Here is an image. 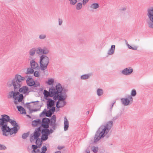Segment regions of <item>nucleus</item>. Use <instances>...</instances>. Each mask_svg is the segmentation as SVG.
I'll return each instance as SVG.
<instances>
[{"mask_svg": "<svg viewBox=\"0 0 153 153\" xmlns=\"http://www.w3.org/2000/svg\"><path fill=\"white\" fill-rule=\"evenodd\" d=\"M1 116L0 126L3 135L7 137L17 133L20 127L16 121L10 119L6 114L2 115Z\"/></svg>", "mask_w": 153, "mask_h": 153, "instance_id": "obj_1", "label": "nucleus"}, {"mask_svg": "<svg viewBox=\"0 0 153 153\" xmlns=\"http://www.w3.org/2000/svg\"><path fill=\"white\" fill-rule=\"evenodd\" d=\"M56 95L53 99L55 100H58L56 105L57 108L63 107L66 104L65 100L67 97L66 93L68 90L62 87L59 83H58L56 86Z\"/></svg>", "mask_w": 153, "mask_h": 153, "instance_id": "obj_2", "label": "nucleus"}, {"mask_svg": "<svg viewBox=\"0 0 153 153\" xmlns=\"http://www.w3.org/2000/svg\"><path fill=\"white\" fill-rule=\"evenodd\" d=\"M112 121L108 122L106 125H101L96 131L94 137V142L98 141L101 138L103 137L111 129L113 126Z\"/></svg>", "mask_w": 153, "mask_h": 153, "instance_id": "obj_3", "label": "nucleus"}, {"mask_svg": "<svg viewBox=\"0 0 153 153\" xmlns=\"http://www.w3.org/2000/svg\"><path fill=\"white\" fill-rule=\"evenodd\" d=\"M56 87L55 88L53 86L49 88V91L46 90H44L43 94L44 95V98L47 100V105L48 109H51L53 108H54V109H55L56 108L54 106L56 100L53 99L52 100L51 98H49L48 97H53L56 95Z\"/></svg>", "mask_w": 153, "mask_h": 153, "instance_id": "obj_4", "label": "nucleus"}, {"mask_svg": "<svg viewBox=\"0 0 153 153\" xmlns=\"http://www.w3.org/2000/svg\"><path fill=\"white\" fill-rule=\"evenodd\" d=\"M40 128L38 127L34 131L33 134H32L30 136V141L31 142L36 140L35 143L36 145L33 144L31 146V148L33 149L32 153H36V150L38 148H40L42 146V141L40 138H39L40 135Z\"/></svg>", "mask_w": 153, "mask_h": 153, "instance_id": "obj_5", "label": "nucleus"}, {"mask_svg": "<svg viewBox=\"0 0 153 153\" xmlns=\"http://www.w3.org/2000/svg\"><path fill=\"white\" fill-rule=\"evenodd\" d=\"M25 79L24 77L20 75L16 74L12 81H9L7 82V86L8 87H10L13 85L14 88V91H18L21 87L22 81Z\"/></svg>", "mask_w": 153, "mask_h": 153, "instance_id": "obj_6", "label": "nucleus"}, {"mask_svg": "<svg viewBox=\"0 0 153 153\" xmlns=\"http://www.w3.org/2000/svg\"><path fill=\"white\" fill-rule=\"evenodd\" d=\"M39 64L41 71H43L47 68L50 59L48 56L45 55H42L39 57Z\"/></svg>", "mask_w": 153, "mask_h": 153, "instance_id": "obj_7", "label": "nucleus"}, {"mask_svg": "<svg viewBox=\"0 0 153 153\" xmlns=\"http://www.w3.org/2000/svg\"><path fill=\"white\" fill-rule=\"evenodd\" d=\"M40 128V132L42 134L41 136V140L44 141L47 140L48 138V136L49 135L48 128L49 127H44L42 129V128L41 126H39Z\"/></svg>", "mask_w": 153, "mask_h": 153, "instance_id": "obj_8", "label": "nucleus"}, {"mask_svg": "<svg viewBox=\"0 0 153 153\" xmlns=\"http://www.w3.org/2000/svg\"><path fill=\"white\" fill-rule=\"evenodd\" d=\"M49 110L47 111L46 109H45L40 114V117L42 116V115H45L46 117H51L52 115L54 114L55 111L54 108H52L48 109Z\"/></svg>", "mask_w": 153, "mask_h": 153, "instance_id": "obj_9", "label": "nucleus"}, {"mask_svg": "<svg viewBox=\"0 0 153 153\" xmlns=\"http://www.w3.org/2000/svg\"><path fill=\"white\" fill-rule=\"evenodd\" d=\"M49 52V50L46 47H44L43 48L39 47L36 49V53L37 54L40 55H42V54L45 55L48 53Z\"/></svg>", "mask_w": 153, "mask_h": 153, "instance_id": "obj_10", "label": "nucleus"}, {"mask_svg": "<svg viewBox=\"0 0 153 153\" xmlns=\"http://www.w3.org/2000/svg\"><path fill=\"white\" fill-rule=\"evenodd\" d=\"M51 120L47 117L43 118L41 121V127H49Z\"/></svg>", "mask_w": 153, "mask_h": 153, "instance_id": "obj_11", "label": "nucleus"}, {"mask_svg": "<svg viewBox=\"0 0 153 153\" xmlns=\"http://www.w3.org/2000/svg\"><path fill=\"white\" fill-rule=\"evenodd\" d=\"M147 15L150 21L153 23V7L148 9Z\"/></svg>", "mask_w": 153, "mask_h": 153, "instance_id": "obj_12", "label": "nucleus"}, {"mask_svg": "<svg viewBox=\"0 0 153 153\" xmlns=\"http://www.w3.org/2000/svg\"><path fill=\"white\" fill-rule=\"evenodd\" d=\"M133 71V69L131 67L127 68L123 70L122 73L125 75H128L130 74Z\"/></svg>", "mask_w": 153, "mask_h": 153, "instance_id": "obj_13", "label": "nucleus"}, {"mask_svg": "<svg viewBox=\"0 0 153 153\" xmlns=\"http://www.w3.org/2000/svg\"><path fill=\"white\" fill-rule=\"evenodd\" d=\"M18 90L19 92L23 93L24 94H26V95H28L30 91H29L28 87L26 86H24L21 88H20Z\"/></svg>", "mask_w": 153, "mask_h": 153, "instance_id": "obj_14", "label": "nucleus"}, {"mask_svg": "<svg viewBox=\"0 0 153 153\" xmlns=\"http://www.w3.org/2000/svg\"><path fill=\"white\" fill-rule=\"evenodd\" d=\"M26 83L27 85L29 86H32L35 81L31 77H28L26 80Z\"/></svg>", "mask_w": 153, "mask_h": 153, "instance_id": "obj_15", "label": "nucleus"}, {"mask_svg": "<svg viewBox=\"0 0 153 153\" xmlns=\"http://www.w3.org/2000/svg\"><path fill=\"white\" fill-rule=\"evenodd\" d=\"M30 64L31 68L34 69H36L38 66V63L36 62L34 60H32L30 61Z\"/></svg>", "mask_w": 153, "mask_h": 153, "instance_id": "obj_16", "label": "nucleus"}, {"mask_svg": "<svg viewBox=\"0 0 153 153\" xmlns=\"http://www.w3.org/2000/svg\"><path fill=\"white\" fill-rule=\"evenodd\" d=\"M69 127V124L68 121L66 117H64V130L66 131L68 129Z\"/></svg>", "mask_w": 153, "mask_h": 153, "instance_id": "obj_17", "label": "nucleus"}, {"mask_svg": "<svg viewBox=\"0 0 153 153\" xmlns=\"http://www.w3.org/2000/svg\"><path fill=\"white\" fill-rule=\"evenodd\" d=\"M18 110L22 114H26V113L25 109L21 106H17L16 107Z\"/></svg>", "mask_w": 153, "mask_h": 153, "instance_id": "obj_18", "label": "nucleus"}, {"mask_svg": "<svg viewBox=\"0 0 153 153\" xmlns=\"http://www.w3.org/2000/svg\"><path fill=\"white\" fill-rule=\"evenodd\" d=\"M121 101L123 104L124 105H128L130 102V101L127 98H123L121 99Z\"/></svg>", "mask_w": 153, "mask_h": 153, "instance_id": "obj_19", "label": "nucleus"}, {"mask_svg": "<svg viewBox=\"0 0 153 153\" xmlns=\"http://www.w3.org/2000/svg\"><path fill=\"white\" fill-rule=\"evenodd\" d=\"M41 120L40 119H37L32 122V125L33 126H37L38 125L41 124Z\"/></svg>", "mask_w": 153, "mask_h": 153, "instance_id": "obj_20", "label": "nucleus"}, {"mask_svg": "<svg viewBox=\"0 0 153 153\" xmlns=\"http://www.w3.org/2000/svg\"><path fill=\"white\" fill-rule=\"evenodd\" d=\"M115 47V46L114 45H111V48L108 51V54L110 55L113 54L114 52Z\"/></svg>", "mask_w": 153, "mask_h": 153, "instance_id": "obj_21", "label": "nucleus"}, {"mask_svg": "<svg viewBox=\"0 0 153 153\" xmlns=\"http://www.w3.org/2000/svg\"><path fill=\"white\" fill-rule=\"evenodd\" d=\"M91 74H85L81 76L80 77L81 79L85 80L88 79L90 76L91 75Z\"/></svg>", "mask_w": 153, "mask_h": 153, "instance_id": "obj_22", "label": "nucleus"}, {"mask_svg": "<svg viewBox=\"0 0 153 153\" xmlns=\"http://www.w3.org/2000/svg\"><path fill=\"white\" fill-rule=\"evenodd\" d=\"M39 101H32L30 102H27L26 103V105H27V108L28 109V110H30V109L31 108V105H30V104L34 103V105H36L37 104L36 102H39Z\"/></svg>", "mask_w": 153, "mask_h": 153, "instance_id": "obj_23", "label": "nucleus"}, {"mask_svg": "<svg viewBox=\"0 0 153 153\" xmlns=\"http://www.w3.org/2000/svg\"><path fill=\"white\" fill-rule=\"evenodd\" d=\"M19 94V93L18 91H16L14 92L13 97L15 100H16L18 98V95Z\"/></svg>", "mask_w": 153, "mask_h": 153, "instance_id": "obj_24", "label": "nucleus"}, {"mask_svg": "<svg viewBox=\"0 0 153 153\" xmlns=\"http://www.w3.org/2000/svg\"><path fill=\"white\" fill-rule=\"evenodd\" d=\"M50 125L52 127L53 129L55 130L56 126V122H53V120L51 121Z\"/></svg>", "mask_w": 153, "mask_h": 153, "instance_id": "obj_25", "label": "nucleus"}, {"mask_svg": "<svg viewBox=\"0 0 153 153\" xmlns=\"http://www.w3.org/2000/svg\"><path fill=\"white\" fill-rule=\"evenodd\" d=\"M36 52V49L35 48H33L31 49L30 50L29 53L30 56H33Z\"/></svg>", "mask_w": 153, "mask_h": 153, "instance_id": "obj_26", "label": "nucleus"}, {"mask_svg": "<svg viewBox=\"0 0 153 153\" xmlns=\"http://www.w3.org/2000/svg\"><path fill=\"white\" fill-rule=\"evenodd\" d=\"M99 4L97 3H94L92 4L90 6V7L93 9H96L99 7Z\"/></svg>", "mask_w": 153, "mask_h": 153, "instance_id": "obj_27", "label": "nucleus"}, {"mask_svg": "<svg viewBox=\"0 0 153 153\" xmlns=\"http://www.w3.org/2000/svg\"><path fill=\"white\" fill-rule=\"evenodd\" d=\"M24 98L23 95L22 94H21L19 95V97L18 98V102H22Z\"/></svg>", "mask_w": 153, "mask_h": 153, "instance_id": "obj_28", "label": "nucleus"}, {"mask_svg": "<svg viewBox=\"0 0 153 153\" xmlns=\"http://www.w3.org/2000/svg\"><path fill=\"white\" fill-rule=\"evenodd\" d=\"M34 72L33 68H28L27 69V71L26 74H32Z\"/></svg>", "mask_w": 153, "mask_h": 153, "instance_id": "obj_29", "label": "nucleus"}, {"mask_svg": "<svg viewBox=\"0 0 153 153\" xmlns=\"http://www.w3.org/2000/svg\"><path fill=\"white\" fill-rule=\"evenodd\" d=\"M103 94V91L102 89L98 88L97 90V94L98 96L102 95Z\"/></svg>", "mask_w": 153, "mask_h": 153, "instance_id": "obj_30", "label": "nucleus"}, {"mask_svg": "<svg viewBox=\"0 0 153 153\" xmlns=\"http://www.w3.org/2000/svg\"><path fill=\"white\" fill-rule=\"evenodd\" d=\"M82 4L81 2L78 3L76 6V9L77 10L81 9L82 7Z\"/></svg>", "mask_w": 153, "mask_h": 153, "instance_id": "obj_31", "label": "nucleus"}, {"mask_svg": "<svg viewBox=\"0 0 153 153\" xmlns=\"http://www.w3.org/2000/svg\"><path fill=\"white\" fill-rule=\"evenodd\" d=\"M54 79H48V82H46L47 84L49 85H51L54 83Z\"/></svg>", "mask_w": 153, "mask_h": 153, "instance_id": "obj_32", "label": "nucleus"}, {"mask_svg": "<svg viewBox=\"0 0 153 153\" xmlns=\"http://www.w3.org/2000/svg\"><path fill=\"white\" fill-rule=\"evenodd\" d=\"M29 134V132L24 133L22 135V137L23 139H25L28 137Z\"/></svg>", "mask_w": 153, "mask_h": 153, "instance_id": "obj_33", "label": "nucleus"}, {"mask_svg": "<svg viewBox=\"0 0 153 153\" xmlns=\"http://www.w3.org/2000/svg\"><path fill=\"white\" fill-rule=\"evenodd\" d=\"M70 1V4L72 5H75L77 2V0H68Z\"/></svg>", "mask_w": 153, "mask_h": 153, "instance_id": "obj_34", "label": "nucleus"}, {"mask_svg": "<svg viewBox=\"0 0 153 153\" xmlns=\"http://www.w3.org/2000/svg\"><path fill=\"white\" fill-rule=\"evenodd\" d=\"M40 85V83L39 82L37 81H36V82L34 83L33 86L35 87H37L38 86H39Z\"/></svg>", "mask_w": 153, "mask_h": 153, "instance_id": "obj_35", "label": "nucleus"}, {"mask_svg": "<svg viewBox=\"0 0 153 153\" xmlns=\"http://www.w3.org/2000/svg\"><path fill=\"white\" fill-rule=\"evenodd\" d=\"M136 91L135 89H133V90H132L131 96H132L133 97H134L136 95Z\"/></svg>", "mask_w": 153, "mask_h": 153, "instance_id": "obj_36", "label": "nucleus"}, {"mask_svg": "<svg viewBox=\"0 0 153 153\" xmlns=\"http://www.w3.org/2000/svg\"><path fill=\"white\" fill-rule=\"evenodd\" d=\"M14 91H11L9 93V94L8 95V98H11L13 97V95L14 93Z\"/></svg>", "mask_w": 153, "mask_h": 153, "instance_id": "obj_37", "label": "nucleus"}, {"mask_svg": "<svg viewBox=\"0 0 153 153\" xmlns=\"http://www.w3.org/2000/svg\"><path fill=\"white\" fill-rule=\"evenodd\" d=\"M34 75L36 77H38L39 76V72L38 71H36L35 72H34Z\"/></svg>", "mask_w": 153, "mask_h": 153, "instance_id": "obj_38", "label": "nucleus"}, {"mask_svg": "<svg viewBox=\"0 0 153 153\" xmlns=\"http://www.w3.org/2000/svg\"><path fill=\"white\" fill-rule=\"evenodd\" d=\"M6 149L7 147L4 145L0 144V150H4Z\"/></svg>", "mask_w": 153, "mask_h": 153, "instance_id": "obj_39", "label": "nucleus"}, {"mask_svg": "<svg viewBox=\"0 0 153 153\" xmlns=\"http://www.w3.org/2000/svg\"><path fill=\"white\" fill-rule=\"evenodd\" d=\"M46 35L45 34H41L39 36V38L41 39H43L45 38Z\"/></svg>", "mask_w": 153, "mask_h": 153, "instance_id": "obj_40", "label": "nucleus"}, {"mask_svg": "<svg viewBox=\"0 0 153 153\" xmlns=\"http://www.w3.org/2000/svg\"><path fill=\"white\" fill-rule=\"evenodd\" d=\"M47 150V148L45 146H43L42 148V151L46 152Z\"/></svg>", "mask_w": 153, "mask_h": 153, "instance_id": "obj_41", "label": "nucleus"}, {"mask_svg": "<svg viewBox=\"0 0 153 153\" xmlns=\"http://www.w3.org/2000/svg\"><path fill=\"white\" fill-rule=\"evenodd\" d=\"M98 147H96L95 146H94V148L92 149V151L94 153H96L98 151Z\"/></svg>", "mask_w": 153, "mask_h": 153, "instance_id": "obj_42", "label": "nucleus"}, {"mask_svg": "<svg viewBox=\"0 0 153 153\" xmlns=\"http://www.w3.org/2000/svg\"><path fill=\"white\" fill-rule=\"evenodd\" d=\"M50 120H53L54 121L53 122H56V116L55 115H53Z\"/></svg>", "mask_w": 153, "mask_h": 153, "instance_id": "obj_43", "label": "nucleus"}, {"mask_svg": "<svg viewBox=\"0 0 153 153\" xmlns=\"http://www.w3.org/2000/svg\"><path fill=\"white\" fill-rule=\"evenodd\" d=\"M89 0H83L82 4L83 5H85L88 2Z\"/></svg>", "mask_w": 153, "mask_h": 153, "instance_id": "obj_44", "label": "nucleus"}, {"mask_svg": "<svg viewBox=\"0 0 153 153\" xmlns=\"http://www.w3.org/2000/svg\"><path fill=\"white\" fill-rule=\"evenodd\" d=\"M48 130L49 135H50V134L52 133L53 132V130L52 129H49V128H48Z\"/></svg>", "mask_w": 153, "mask_h": 153, "instance_id": "obj_45", "label": "nucleus"}, {"mask_svg": "<svg viewBox=\"0 0 153 153\" xmlns=\"http://www.w3.org/2000/svg\"><path fill=\"white\" fill-rule=\"evenodd\" d=\"M120 116V115L119 114H117L113 118V120H114L118 119Z\"/></svg>", "mask_w": 153, "mask_h": 153, "instance_id": "obj_46", "label": "nucleus"}, {"mask_svg": "<svg viewBox=\"0 0 153 153\" xmlns=\"http://www.w3.org/2000/svg\"><path fill=\"white\" fill-rule=\"evenodd\" d=\"M62 19H59V25H61L62 23Z\"/></svg>", "mask_w": 153, "mask_h": 153, "instance_id": "obj_47", "label": "nucleus"}, {"mask_svg": "<svg viewBox=\"0 0 153 153\" xmlns=\"http://www.w3.org/2000/svg\"><path fill=\"white\" fill-rule=\"evenodd\" d=\"M126 44L128 46V48L129 49H131L132 47L131 46H130V45H129L128 44L126 40Z\"/></svg>", "mask_w": 153, "mask_h": 153, "instance_id": "obj_48", "label": "nucleus"}, {"mask_svg": "<svg viewBox=\"0 0 153 153\" xmlns=\"http://www.w3.org/2000/svg\"><path fill=\"white\" fill-rule=\"evenodd\" d=\"M132 96L129 95L128 97L129 99V100L130 101H131L132 102L133 101V98L132 97Z\"/></svg>", "mask_w": 153, "mask_h": 153, "instance_id": "obj_49", "label": "nucleus"}, {"mask_svg": "<svg viewBox=\"0 0 153 153\" xmlns=\"http://www.w3.org/2000/svg\"><path fill=\"white\" fill-rule=\"evenodd\" d=\"M85 152L86 153H90V151L89 148H87Z\"/></svg>", "mask_w": 153, "mask_h": 153, "instance_id": "obj_50", "label": "nucleus"}, {"mask_svg": "<svg viewBox=\"0 0 153 153\" xmlns=\"http://www.w3.org/2000/svg\"><path fill=\"white\" fill-rule=\"evenodd\" d=\"M137 46H135L134 47H132L131 49L134 50H136L137 49Z\"/></svg>", "mask_w": 153, "mask_h": 153, "instance_id": "obj_51", "label": "nucleus"}, {"mask_svg": "<svg viewBox=\"0 0 153 153\" xmlns=\"http://www.w3.org/2000/svg\"><path fill=\"white\" fill-rule=\"evenodd\" d=\"M33 111L35 112V111H39L40 110V108L39 109H33Z\"/></svg>", "mask_w": 153, "mask_h": 153, "instance_id": "obj_52", "label": "nucleus"}, {"mask_svg": "<svg viewBox=\"0 0 153 153\" xmlns=\"http://www.w3.org/2000/svg\"><path fill=\"white\" fill-rule=\"evenodd\" d=\"M63 147L62 146H58V148L59 149H61L63 148Z\"/></svg>", "mask_w": 153, "mask_h": 153, "instance_id": "obj_53", "label": "nucleus"}, {"mask_svg": "<svg viewBox=\"0 0 153 153\" xmlns=\"http://www.w3.org/2000/svg\"><path fill=\"white\" fill-rule=\"evenodd\" d=\"M18 102L16 101V100H15L14 101V104L16 105H17L18 104Z\"/></svg>", "mask_w": 153, "mask_h": 153, "instance_id": "obj_54", "label": "nucleus"}, {"mask_svg": "<svg viewBox=\"0 0 153 153\" xmlns=\"http://www.w3.org/2000/svg\"><path fill=\"white\" fill-rule=\"evenodd\" d=\"M29 110V111H30V113H32L33 112V110H33V109H31L30 108V110Z\"/></svg>", "mask_w": 153, "mask_h": 153, "instance_id": "obj_55", "label": "nucleus"}, {"mask_svg": "<svg viewBox=\"0 0 153 153\" xmlns=\"http://www.w3.org/2000/svg\"><path fill=\"white\" fill-rule=\"evenodd\" d=\"M115 101L111 105V110H112V107H113V105H114V104L115 103Z\"/></svg>", "mask_w": 153, "mask_h": 153, "instance_id": "obj_56", "label": "nucleus"}, {"mask_svg": "<svg viewBox=\"0 0 153 153\" xmlns=\"http://www.w3.org/2000/svg\"><path fill=\"white\" fill-rule=\"evenodd\" d=\"M36 151H37V152H40V150L39 149H37L36 150Z\"/></svg>", "mask_w": 153, "mask_h": 153, "instance_id": "obj_57", "label": "nucleus"}, {"mask_svg": "<svg viewBox=\"0 0 153 153\" xmlns=\"http://www.w3.org/2000/svg\"><path fill=\"white\" fill-rule=\"evenodd\" d=\"M61 153V152L60 151H57L56 152H55V153Z\"/></svg>", "mask_w": 153, "mask_h": 153, "instance_id": "obj_58", "label": "nucleus"}, {"mask_svg": "<svg viewBox=\"0 0 153 153\" xmlns=\"http://www.w3.org/2000/svg\"><path fill=\"white\" fill-rule=\"evenodd\" d=\"M126 9V8H123L122 9H121V10H125Z\"/></svg>", "mask_w": 153, "mask_h": 153, "instance_id": "obj_59", "label": "nucleus"}, {"mask_svg": "<svg viewBox=\"0 0 153 153\" xmlns=\"http://www.w3.org/2000/svg\"><path fill=\"white\" fill-rule=\"evenodd\" d=\"M59 108H57L56 109V111H59Z\"/></svg>", "mask_w": 153, "mask_h": 153, "instance_id": "obj_60", "label": "nucleus"}, {"mask_svg": "<svg viewBox=\"0 0 153 153\" xmlns=\"http://www.w3.org/2000/svg\"><path fill=\"white\" fill-rule=\"evenodd\" d=\"M27 116L28 117H29V118H31L30 116L29 115H27Z\"/></svg>", "mask_w": 153, "mask_h": 153, "instance_id": "obj_61", "label": "nucleus"}, {"mask_svg": "<svg viewBox=\"0 0 153 153\" xmlns=\"http://www.w3.org/2000/svg\"><path fill=\"white\" fill-rule=\"evenodd\" d=\"M40 153H46L45 152H42Z\"/></svg>", "mask_w": 153, "mask_h": 153, "instance_id": "obj_62", "label": "nucleus"}, {"mask_svg": "<svg viewBox=\"0 0 153 153\" xmlns=\"http://www.w3.org/2000/svg\"><path fill=\"white\" fill-rule=\"evenodd\" d=\"M89 111H87V113L88 114H89Z\"/></svg>", "mask_w": 153, "mask_h": 153, "instance_id": "obj_63", "label": "nucleus"}, {"mask_svg": "<svg viewBox=\"0 0 153 153\" xmlns=\"http://www.w3.org/2000/svg\"><path fill=\"white\" fill-rule=\"evenodd\" d=\"M0 153H3V152H0Z\"/></svg>", "mask_w": 153, "mask_h": 153, "instance_id": "obj_64", "label": "nucleus"}]
</instances>
